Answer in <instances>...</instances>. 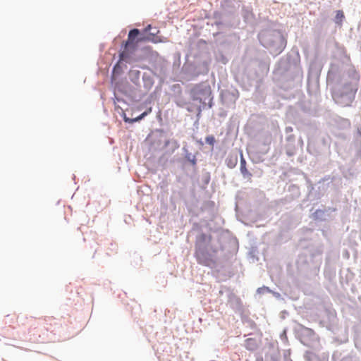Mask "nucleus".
Listing matches in <instances>:
<instances>
[{"label":"nucleus","mask_w":361,"mask_h":361,"mask_svg":"<svg viewBox=\"0 0 361 361\" xmlns=\"http://www.w3.org/2000/svg\"><path fill=\"white\" fill-rule=\"evenodd\" d=\"M140 30L134 28L129 31L128 39L125 42L124 50L120 54V61H124L128 56V52H134L138 47L139 39L138 35Z\"/></svg>","instance_id":"obj_1"},{"label":"nucleus","mask_w":361,"mask_h":361,"mask_svg":"<svg viewBox=\"0 0 361 361\" xmlns=\"http://www.w3.org/2000/svg\"><path fill=\"white\" fill-rule=\"evenodd\" d=\"M250 336L249 338L245 340L244 346L247 350L254 352L257 350L262 345V334L257 333Z\"/></svg>","instance_id":"obj_2"},{"label":"nucleus","mask_w":361,"mask_h":361,"mask_svg":"<svg viewBox=\"0 0 361 361\" xmlns=\"http://www.w3.org/2000/svg\"><path fill=\"white\" fill-rule=\"evenodd\" d=\"M265 360L277 361L279 349L276 343L270 342L262 349Z\"/></svg>","instance_id":"obj_3"},{"label":"nucleus","mask_w":361,"mask_h":361,"mask_svg":"<svg viewBox=\"0 0 361 361\" xmlns=\"http://www.w3.org/2000/svg\"><path fill=\"white\" fill-rule=\"evenodd\" d=\"M159 30L157 33H145L140 32L138 35L139 42H151L154 44L165 42L166 41L162 39L161 36L157 35Z\"/></svg>","instance_id":"obj_4"},{"label":"nucleus","mask_w":361,"mask_h":361,"mask_svg":"<svg viewBox=\"0 0 361 361\" xmlns=\"http://www.w3.org/2000/svg\"><path fill=\"white\" fill-rule=\"evenodd\" d=\"M240 172L243 174V176L244 178L247 179L248 180H251L252 178V173L247 170L246 167V161L245 159L241 157L240 159Z\"/></svg>","instance_id":"obj_5"},{"label":"nucleus","mask_w":361,"mask_h":361,"mask_svg":"<svg viewBox=\"0 0 361 361\" xmlns=\"http://www.w3.org/2000/svg\"><path fill=\"white\" fill-rule=\"evenodd\" d=\"M344 18V14L342 11H338L336 15V23L341 24L343 19Z\"/></svg>","instance_id":"obj_6"},{"label":"nucleus","mask_w":361,"mask_h":361,"mask_svg":"<svg viewBox=\"0 0 361 361\" xmlns=\"http://www.w3.org/2000/svg\"><path fill=\"white\" fill-rule=\"evenodd\" d=\"M151 111H152V108L150 107L146 111H145L142 114H141L139 116H137V118H134L133 120V121H138L142 119L145 116H146L147 114H149Z\"/></svg>","instance_id":"obj_7"},{"label":"nucleus","mask_w":361,"mask_h":361,"mask_svg":"<svg viewBox=\"0 0 361 361\" xmlns=\"http://www.w3.org/2000/svg\"><path fill=\"white\" fill-rule=\"evenodd\" d=\"M205 141L207 144L213 146L214 142H215V138L214 136L212 135H209V136H207L206 138H205Z\"/></svg>","instance_id":"obj_8"},{"label":"nucleus","mask_w":361,"mask_h":361,"mask_svg":"<svg viewBox=\"0 0 361 361\" xmlns=\"http://www.w3.org/2000/svg\"><path fill=\"white\" fill-rule=\"evenodd\" d=\"M255 361H264L262 355L257 354L256 355Z\"/></svg>","instance_id":"obj_9"},{"label":"nucleus","mask_w":361,"mask_h":361,"mask_svg":"<svg viewBox=\"0 0 361 361\" xmlns=\"http://www.w3.org/2000/svg\"><path fill=\"white\" fill-rule=\"evenodd\" d=\"M151 25H148L145 29H144V32L145 33H148V32L151 29Z\"/></svg>","instance_id":"obj_10"},{"label":"nucleus","mask_w":361,"mask_h":361,"mask_svg":"<svg viewBox=\"0 0 361 361\" xmlns=\"http://www.w3.org/2000/svg\"><path fill=\"white\" fill-rule=\"evenodd\" d=\"M264 290H269V288H259L257 289V293H262Z\"/></svg>","instance_id":"obj_11"}]
</instances>
